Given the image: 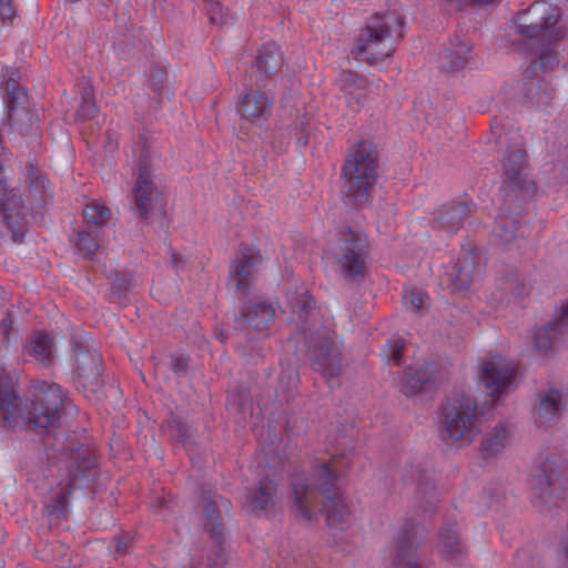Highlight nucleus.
<instances>
[{"label": "nucleus", "mask_w": 568, "mask_h": 568, "mask_svg": "<svg viewBox=\"0 0 568 568\" xmlns=\"http://www.w3.org/2000/svg\"><path fill=\"white\" fill-rule=\"evenodd\" d=\"M298 382L300 377L296 366L293 364H282L272 381V385L277 397L287 402L296 394Z\"/></svg>", "instance_id": "22"}, {"label": "nucleus", "mask_w": 568, "mask_h": 568, "mask_svg": "<svg viewBox=\"0 0 568 568\" xmlns=\"http://www.w3.org/2000/svg\"><path fill=\"white\" fill-rule=\"evenodd\" d=\"M559 326L555 320L532 333L534 347L539 354H547L552 346L551 331L554 326Z\"/></svg>", "instance_id": "39"}, {"label": "nucleus", "mask_w": 568, "mask_h": 568, "mask_svg": "<svg viewBox=\"0 0 568 568\" xmlns=\"http://www.w3.org/2000/svg\"><path fill=\"white\" fill-rule=\"evenodd\" d=\"M0 216L2 229L0 235L13 244H22L28 232V213L21 194L17 189H9L0 179Z\"/></svg>", "instance_id": "9"}, {"label": "nucleus", "mask_w": 568, "mask_h": 568, "mask_svg": "<svg viewBox=\"0 0 568 568\" xmlns=\"http://www.w3.org/2000/svg\"><path fill=\"white\" fill-rule=\"evenodd\" d=\"M271 108L272 102L264 92L251 89L241 99L237 110L243 119L254 123L266 120Z\"/></svg>", "instance_id": "17"}, {"label": "nucleus", "mask_w": 568, "mask_h": 568, "mask_svg": "<svg viewBox=\"0 0 568 568\" xmlns=\"http://www.w3.org/2000/svg\"><path fill=\"white\" fill-rule=\"evenodd\" d=\"M560 9L547 1H536L516 16L513 45L517 50H531L540 41L557 42L565 38L567 28L558 26Z\"/></svg>", "instance_id": "3"}, {"label": "nucleus", "mask_w": 568, "mask_h": 568, "mask_svg": "<svg viewBox=\"0 0 568 568\" xmlns=\"http://www.w3.org/2000/svg\"><path fill=\"white\" fill-rule=\"evenodd\" d=\"M339 471L334 460L313 466L308 477L294 481V503L298 513L306 519L313 518L311 508L318 497L334 493L338 487Z\"/></svg>", "instance_id": "8"}, {"label": "nucleus", "mask_w": 568, "mask_h": 568, "mask_svg": "<svg viewBox=\"0 0 568 568\" xmlns=\"http://www.w3.org/2000/svg\"><path fill=\"white\" fill-rule=\"evenodd\" d=\"M565 409L562 395L557 389H549L539 395V405L537 409L538 423L541 426H550L555 424Z\"/></svg>", "instance_id": "21"}, {"label": "nucleus", "mask_w": 568, "mask_h": 568, "mask_svg": "<svg viewBox=\"0 0 568 568\" xmlns=\"http://www.w3.org/2000/svg\"><path fill=\"white\" fill-rule=\"evenodd\" d=\"M202 503L205 513V529L210 531L211 536L220 541L223 537V525L221 517L215 506V501L212 500L211 496L204 494L202 496Z\"/></svg>", "instance_id": "33"}, {"label": "nucleus", "mask_w": 568, "mask_h": 568, "mask_svg": "<svg viewBox=\"0 0 568 568\" xmlns=\"http://www.w3.org/2000/svg\"><path fill=\"white\" fill-rule=\"evenodd\" d=\"M68 470L69 479L59 483L55 503L47 506L48 516L60 519L65 515L67 499L72 487H82L93 478V468L97 464L95 454L83 444L70 437L60 448Z\"/></svg>", "instance_id": "4"}, {"label": "nucleus", "mask_w": 568, "mask_h": 568, "mask_svg": "<svg viewBox=\"0 0 568 568\" xmlns=\"http://www.w3.org/2000/svg\"><path fill=\"white\" fill-rule=\"evenodd\" d=\"M248 506L253 513L273 508L277 500L276 485L271 479H263L248 495Z\"/></svg>", "instance_id": "24"}, {"label": "nucleus", "mask_w": 568, "mask_h": 568, "mask_svg": "<svg viewBox=\"0 0 568 568\" xmlns=\"http://www.w3.org/2000/svg\"><path fill=\"white\" fill-rule=\"evenodd\" d=\"M211 22L215 23V18L214 17L211 18Z\"/></svg>", "instance_id": "57"}, {"label": "nucleus", "mask_w": 568, "mask_h": 568, "mask_svg": "<svg viewBox=\"0 0 568 568\" xmlns=\"http://www.w3.org/2000/svg\"><path fill=\"white\" fill-rule=\"evenodd\" d=\"M422 541L415 525L407 523L396 537L397 565L405 568H418L414 548Z\"/></svg>", "instance_id": "18"}, {"label": "nucleus", "mask_w": 568, "mask_h": 568, "mask_svg": "<svg viewBox=\"0 0 568 568\" xmlns=\"http://www.w3.org/2000/svg\"><path fill=\"white\" fill-rule=\"evenodd\" d=\"M100 231L91 226L79 230L75 239V246L84 256L91 257L100 248Z\"/></svg>", "instance_id": "35"}, {"label": "nucleus", "mask_w": 568, "mask_h": 568, "mask_svg": "<svg viewBox=\"0 0 568 568\" xmlns=\"http://www.w3.org/2000/svg\"><path fill=\"white\" fill-rule=\"evenodd\" d=\"M226 564V556L219 551L207 559L205 568H225Z\"/></svg>", "instance_id": "49"}, {"label": "nucleus", "mask_w": 568, "mask_h": 568, "mask_svg": "<svg viewBox=\"0 0 568 568\" xmlns=\"http://www.w3.org/2000/svg\"><path fill=\"white\" fill-rule=\"evenodd\" d=\"M337 262L343 275L349 281H359L365 276L367 239L364 234L348 230L341 240Z\"/></svg>", "instance_id": "10"}, {"label": "nucleus", "mask_w": 568, "mask_h": 568, "mask_svg": "<svg viewBox=\"0 0 568 568\" xmlns=\"http://www.w3.org/2000/svg\"><path fill=\"white\" fill-rule=\"evenodd\" d=\"M221 342H224L223 334H220Z\"/></svg>", "instance_id": "59"}, {"label": "nucleus", "mask_w": 568, "mask_h": 568, "mask_svg": "<svg viewBox=\"0 0 568 568\" xmlns=\"http://www.w3.org/2000/svg\"><path fill=\"white\" fill-rule=\"evenodd\" d=\"M97 112L95 103L90 98L83 99V104L81 106V115L83 118H91Z\"/></svg>", "instance_id": "52"}, {"label": "nucleus", "mask_w": 568, "mask_h": 568, "mask_svg": "<svg viewBox=\"0 0 568 568\" xmlns=\"http://www.w3.org/2000/svg\"><path fill=\"white\" fill-rule=\"evenodd\" d=\"M555 322L558 325H566L568 324V300L561 302L557 310V316L555 317Z\"/></svg>", "instance_id": "51"}, {"label": "nucleus", "mask_w": 568, "mask_h": 568, "mask_svg": "<svg viewBox=\"0 0 568 568\" xmlns=\"http://www.w3.org/2000/svg\"><path fill=\"white\" fill-rule=\"evenodd\" d=\"M130 284H131L130 280L126 278L125 276H122V277L116 276L113 282L112 290H113L114 294L121 296L122 293H124L129 290Z\"/></svg>", "instance_id": "50"}, {"label": "nucleus", "mask_w": 568, "mask_h": 568, "mask_svg": "<svg viewBox=\"0 0 568 568\" xmlns=\"http://www.w3.org/2000/svg\"><path fill=\"white\" fill-rule=\"evenodd\" d=\"M439 542L443 554L448 559L454 560L464 555V548L454 525H449L440 530Z\"/></svg>", "instance_id": "32"}, {"label": "nucleus", "mask_w": 568, "mask_h": 568, "mask_svg": "<svg viewBox=\"0 0 568 568\" xmlns=\"http://www.w3.org/2000/svg\"><path fill=\"white\" fill-rule=\"evenodd\" d=\"M115 552L119 555H125L128 552V541L119 538L115 544Z\"/></svg>", "instance_id": "55"}, {"label": "nucleus", "mask_w": 568, "mask_h": 568, "mask_svg": "<svg viewBox=\"0 0 568 568\" xmlns=\"http://www.w3.org/2000/svg\"><path fill=\"white\" fill-rule=\"evenodd\" d=\"M437 498L435 494H430L425 500V507L423 509L424 516H430L435 513Z\"/></svg>", "instance_id": "53"}, {"label": "nucleus", "mask_w": 568, "mask_h": 568, "mask_svg": "<svg viewBox=\"0 0 568 568\" xmlns=\"http://www.w3.org/2000/svg\"><path fill=\"white\" fill-rule=\"evenodd\" d=\"M110 210L99 203L88 204L83 211V217L87 223L85 226H91L93 230L100 232L110 220Z\"/></svg>", "instance_id": "36"}, {"label": "nucleus", "mask_w": 568, "mask_h": 568, "mask_svg": "<svg viewBox=\"0 0 568 568\" xmlns=\"http://www.w3.org/2000/svg\"><path fill=\"white\" fill-rule=\"evenodd\" d=\"M394 24H403V19L395 13L373 14L357 37L352 53L369 64L390 57L395 51L392 40Z\"/></svg>", "instance_id": "7"}, {"label": "nucleus", "mask_w": 568, "mask_h": 568, "mask_svg": "<svg viewBox=\"0 0 568 568\" xmlns=\"http://www.w3.org/2000/svg\"><path fill=\"white\" fill-rule=\"evenodd\" d=\"M323 507L326 511L327 521L332 526L343 524L348 516L347 506L338 487L334 493L323 497Z\"/></svg>", "instance_id": "28"}, {"label": "nucleus", "mask_w": 568, "mask_h": 568, "mask_svg": "<svg viewBox=\"0 0 568 568\" xmlns=\"http://www.w3.org/2000/svg\"><path fill=\"white\" fill-rule=\"evenodd\" d=\"M511 440V432L505 425L496 426L486 434L480 444V452L484 459H491L500 455Z\"/></svg>", "instance_id": "23"}, {"label": "nucleus", "mask_w": 568, "mask_h": 568, "mask_svg": "<svg viewBox=\"0 0 568 568\" xmlns=\"http://www.w3.org/2000/svg\"><path fill=\"white\" fill-rule=\"evenodd\" d=\"M339 83L343 89L347 90L354 85L357 84L359 81V78L356 73H353L351 71H343L339 75Z\"/></svg>", "instance_id": "46"}, {"label": "nucleus", "mask_w": 568, "mask_h": 568, "mask_svg": "<svg viewBox=\"0 0 568 568\" xmlns=\"http://www.w3.org/2000/svg\"><path fill=\"white\" fill-rule=\"evenodd\" d=\"M552 42L540 41L537 45H534L531 50H521L536 55L532 60L531 65H536V71L539 69L541 72L554 70L559 64V57L557 52L551 48Z\"/></svg>", "instance_id": "30"}, {"label": "nucleus", "mask_w": 568, "mask_h": 568, "mask_svg": "<svg viewBox=\"0 0 568 568\" xmlns=\"http://www.w3.org/2000/svg\"><path fill=\"white\" fill-rule=\"evenodd\" d=\"M263 261V256L254 246H244L236 254L230 274V283L239 294H247L253 283V271Z\"/></svg>", "instance_id": "15"}, {"label": "nucleus", "mask_w": 568, "mask_h": 568, "mask_svg": "<svg viewBox=\"0 0 568 568\" xmlns=\"http://www.w3.org/2000/svg\"><path fill=\"white\" fill-rule=\"evenodd\" d=\"M561 476L560 465L555 458L548 457L539 464L534 474V480L541 494L555 493L562 490Z\"/></svg>", "instance_id": "20"}, {"label": "nucleus", "mask_w": 568, "mask_h": 568, "mask_svg": "<svg viewBox=\"0 0 568 568\" xmlns=\"http://www.w3.org/2000/svg\"><path fill=\"white\" fill-rule=\"evenodd\" d=\"M221 342H224L223 334H220Z\"/></svg>", "instance_id": "60"}, {"label": "nucleus", "mask_w": 568, "mask_h": 568, "mask_svg": "<svg viewBox=\"0 0 568 568\" xmlns=\"http://www.w3.org/2000/svg\"><path fill=\"white\" fill-rule=\"evenodd\" d=\"M496 0H474V7L475 6H486L494 3Z\"/></svg>", "instance_id": "56"}, {"label": "nucleus", "mask_w": 568, "mask_h": 568, "mask_svg": "<svg viewBox=\"0 0 568 568\" xmlns=\"http://www.w3.org/2000/svg\"><path fill=\"white\" fill-rule=\"evenodd\" d=\"M437 373L436 364H428L414 371H408L405 374V393L407 395H415L422 392L426 384L434 381Z\"/></svg>", "instance_id": "27"}, {"label": "nucleus", "mask_w": 568, "mask_h": 568, "mask_svg": "<svg viewBox=\"0 0 568 568\" xmlns=\"http://www.w3.org/2000/svg\"><path fill=\"white\" fill-rule=\"evenodd\" d=\"M275 320V308L266 302L250 301L240 311L237 321H243L255 331H264Z\"/></svg>", "instance_id": "19"}, {"label": "nucleus", "mask_w": 568, "mask_h": 568, "mask_svg": "<svg viewBox=\"0 0 568 568\" xmlns=\"http://www.w3.org/2000/svg\"><path fill=\"white\" fill-rule=\"evenodd\" d=\"M221 342H224L223 334H220Z\"/></svg>", "instance_id": "58"}, {"label": "nucleus", "mask_w": 568, "mask_h": 568, "mask_svg": "<svg viewBox=\"0 0 568 568\" xmlns=\"http://www.w3.org/2000/svg\"><path fill=\"white\" fill-rule=\"evenodd\" d=\"M6 91L8 93L6 124L21 133L31 130L37 120L26 90L16 80L9 79L6 82Z\"/></svg>", "instance_id": "12"}, {"label": "nucleus", "mask_w": 568, "mask_h": 568, "mask_svg": "<svg viewBox=\"0 0 568 568\" xmlns=\"http://www.w3.org/2000/svg\"><path fill=\"white\" fill-rule=\"evenodd\" d=\"M476 262L473 255L468 254L459 260L455 266L454 272L450 274L455 288L465 290L473 282Z\"/></svg>", "instance_id": "31"}, {"label": "nucleus", "mask_w": 568, "mask_h": 568, "mask_svg": "<svg viewBox=\"0 0 568 568\" xmlns=\"http://www.w3.org/2000/svg\"><path fill=\"white\" fill-rule=\"evenodd\" d=\"M283 57L280 49L275 44H266L260 51L255 68L263 75V81L266 77L274 74L282 65Z\"/></svg>", "instance_id": "29"}, {"label": "nucleus", "mask_w": 568, "mask_h": 568, "mask_svg": "<svg viewBox=\"0 0 568 568\" xmlns=\"http://www.w3.org/2000/svg\"><path fill=\"white\" fill-rule=\"evenodd\" d=\"M24 349L36 362L48 366L52 363L54 349L53 338L44 332H37L32 335Z\"/></svg>", "instance_id": "25"}, {"label": "nucleus", "mask_w": 568, "mask_h": 568, "mask_svg": "<svg viewBox=\"0 0 568 568\" xmlns=\"http://www.w3.org/2000/svg\"><path fill=\"white\" fill-rule=\"evenodd\" d=\"M480 418L478 399L456 393L443 405L440 423L448 439L471 443L480 433Z\"/></svg>", "instance_id": "6"}, {"label": "nucleus", "mask_w": 568, "mask_h": 568, "mask_svg": "<svg viewBox=\"0 0 568 568\" xmlns=\"http://www.w3.org/2000/svg\"><path fill=\"white\" fill-rule=\"evenodd\" d=\"M426 297V294L415 291L409 292L407 295L408 303L413 310H419L424 307Z\"/></svg>", "instance_id": "47"}, {"label": "nucleus", "mask_w": 568, "mask_h": 568, "mask_svg": "<svg viewBox=\"0 0 568 568\" xmlns=\"http://www.w3.org/2000/svg\"><path fill=\"white\" fill-rule=\"evenodd\" d=\"M73 356L74 374L79 385L85 390L94 393L101 384V356L78 342L73 344Z\"/></svg>", "instance_id": "14"}, {"label": "nucleus", "mask_w": 568, "mask_h": 568, "mask_svg": "<svg viewBox=\"0 0 568 568\" xmlns=\"http://www.w3.org/2000/svg\"><path fill=\"white\" fill-rule=\"evenodd\" d=\"M517 223L506 216H499L496 222L495 236L501 243L508 244L516 237Z\"/></svg>", "instance_id": "40"}, {"label": "nucleus", "mask_w": 568, "mask_h": 568, "mask_svg": "<svg viewBox=\"0 0 568 568\" xmlns=\"http://www.w3.org/2000/svg\"><path fill=\"white\" fill-rule=\"evenodd\" d=\"M282 313L286 321L304 335L313 368L327 378L339 376L343 363L336 334L322 321L316 302L310 292L301 290L290 294Z\"/></svg>", "instance_id": "1"}, {"label": "nucleus", "mask_w": 568, "mask_h": 568, "mask_svg": "<svg viewBox=\"0 0 568 568\" xmlns=\"http://www.w3.org/2000/svg\"><path fill=\"white\" fill-rule=\"evenodd\" d=\"M152 172L148 164L139 169L138 183L134 187L133 210L141 219L151 220L164 215L162 193L152 180Z\"/></svg>", "instance_id": "11"}, {"label": "nucleus", "mask_w": 568, "mask_h": 568, "mask_svg": "<svg viewBox=\"0 0 568 568\" xmlns=\"http://www.w3.org/2000/svg\"><path fill=\"white\" fill-rule=\"evenodd\" d=\"M170 429L172 437H174L176 440L183 442L187 438L189 428L183 420L173 418L170 424Z\"/></svg>", "instance_id": "43"}, {"label": "nucleus", "mask_w": 568, "mask_h": 568, "mask_svg": "<svg viewBox=\"0 0 568 568\" xmlns=\"http://www.w3.org/2000/svg\"><path fill=\"white\" fill-rule=\"evenodd\" d=\"M525 155L526 153L521 149L510 151L503 164V173L505 184L528 194L535 191V184L527 179L525 173Z\"/></svg>", "instance_id": "16"}, {"label": "nucleus", "mask_w": 568, "mask_h": 568, "mask_svg": "<svg viewBox=\"0 0 568 568\" xmlns=\"http://www.w3.org/2000/svg\"><path fill=\"white\" fill-rule=\"evenodd\" d=\"M12 325V320L9 314H6L4 317L0 321V331L2 332L3 336L8 339L10 329Z\"/></svg>", "instance_id": "54"}, {"label": "nucleus", "mask_w": 568, "mask_h": 568, "mask_svg": "<svg viewBox=\"0 0 568 568\" xmlns=\"http://www.w3.org/2000/svg\"><path fill=\"white\" fill-rule=\"evenodd\" d=\"M474 211V205L466 202H459L448 210H446L440 216L439 221L446 224L449 230L455 231L458 229L463 220Z\"/></svg>", "instance_id": "37"}, {"label": "nucleus", "mask_w": 568, "mask_h": 568, "mask_svg": "<svg viewBox=\"0 0 568 568\" xmlns=\"http://www.w3.org/2000/svg\"><path fill=\"white\" fill-rule=\"evenodd\" d=\"M189 362H190L189 357L183 356V355H178L172 358L171 367L176 375H182L187 372Z\"/></svg>", "instance_id": "44"}, {"label": "nucleus", "mask_w": 568, "mask_h": 568, "mask_svg": "<svg viewBox=\"0 0 568 568\" xmlns=\"http://www.w3.org/2000/svg\"><path fill=\"white\" fill-rule=\"evenodd\" d=\"M378 153L372 142L363 141L357 144L346 158L343 168L344 189L346 196L354 204L368 201L369 191L376 180Z\"/></svg>", "instance_id": "5"}, {"label": "nucleus", "mask_w": 568, "mask_h": 568, "mask_svg": "<svg viewBox=\"0 0 568 568\" xmlns=\"http://www.w3.org/2000/svg\"><path fill=\"white\" fill-rule=\"evenodd\" d=\"M23 402L9 381H0V412L10 427L17 425L47 428L59 419L64 394L55 383L36 382L29 387Z\"/></svg>", "instance_id": "2"}, {"label": "nucleus", "mask_w": 568, "mask_h": 568, "mask_svg": "<svg viewBox=\"0 0 568 568\" xmlns=\"http://www.w3.org/2000/svg\"><path fill=\"white\" fill-rule=\"evenodd\" d=\"M230 404L236 408L240 414H246L252 406V397L247 388L239 387L230 396Z\"/></svg>", "instance_id": "41"}, {"label": "nucleus", "mask_w": 568, "mask_h": 568, "mask_svg": "<svg viewBox=\"0 0 568 568\" xmlns=\"http://www.w3.org/2000/svg\"><path fill=\"white\" fill-rule=\"evenodd\" d=\"M405 343L402 339L390 341L383 349L382 356L386 363L392 361L399 365L402 363Z\"/></svg>", "instance_id": "42"}, {"label": "nucleus", "mask_w": 568, "mask_h": 568, "mask_svg": "<svg viewBox=\"0 0 568 568\" xmlns=\"http://www.w3.org/2000/svg\"><path fill=\"white\" fill-rule=\"evenodd\" d=\"M515 376V367L501 356H494L481 368L480 384L487 390L490 400L485 405H491L496 397L506 392Z\"/></svg>", "instance_id": "13"}, {"label": "nucleus", "mask_w": 568, "mask_h": 568, "mask_svg": "<svg viewBox=\"0 0 568 568\" xmlns=\"http://www.w3.org/2000/svg\"><path fill=\"white\" fill-rule=\"evenodd\" d=\"M16 17V10L12 0H0V18L3 21H12Z\"/></svg>", "instance_id": "45"}, {"label": "nucleus", "mask_w": 568, "mask_h": 568, "mask_svg": "<svg viewBox=\"0 0 568 568\" xmlns=\"http://www.w3.org/2000/svg\"><path fill=\"white\" fill-rule=\"evenodd\" d=\"M28 187H29V196L32 201V204L39 205L43 202L44 194L48 189V182L43 174H41L36 168L31 166L28 172Z\"/></svg>", "instance_id": "38"}, {"label": "nucleus", "mask_w": 568, "mask_h": 568, "mask_svg": "<svg viewBox=\"0 0 568 568\" xmlns=\"http://www.w3.org/2000/svg\"><path fill=\"white\" fill-rule=\"evenodd\" d=\"M525 94L537 105H546L549 103V89L545 81L539 78L536 72V65H530L525 71Z\"/></svg>", "instance_id": "26"}, {"label": "nucleus", "mask_w": 568, "mask_h": 568, "mask_svg": "<svg viewBox=\"0 0 568 568\" xmlns=\"http://www.w3.org/2000/svg\"><path fill=\"white\" fill-rule=\"evenodd\" d=\"M468 44L465 41L457 39L456 42L446 48L443 53V59L447 61V70L455 71L463 68L468 60Z\"/></svg>", "instance_id": "34"}, {"label": "nucleus", "mask_w": 568, "mask_h": 568, "mask_svg": "<svg viewBox=\"0 0 568 568\" xmlns=\"http://www.w3.org/2000/svg\"><path fill=\"white\" fill-rule=\"evenodd\" d=\"M455 11H467L474 7V0H442Z\"/></svg>", "instance_id": "48"}]
</instances>
